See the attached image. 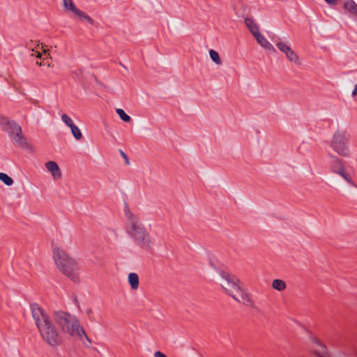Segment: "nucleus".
<instances>
[{
  "instance_id": "f257e3e1",
  "label": "nucleus",
  "mask_w": 357,
  "mask_h": 357,
  "mask_svg": "<svg viewBox=\"0 0 357 357\" xmlns=\"http://www.w3.org/2000/svg\"><path fill=\"white\" fill-rule=\"evenodd\" d=\"M31 309L32 317L43 340L51 347L59 345L62 337L49 315L36 303L31 305Z\"/></svg>"
},
{
  "instance_id": "f03ea898",
  "label": "nucleus",
  "mask_w": 357,
  "mask_h": 357,
  "mask_svg": "<svg viewBox=\"0 0 357 357\" xmlns=\"http://www.w3.org/2000/svg\"><path fill=\"white\" fill-rule=\"evenodd\" d=\"M52 318L64 334L78 340L84 337L91 343V340L75 315L62 310H56L52 314Z\"/></svg>"
},
{
  "instance_id": "7ed1b4c3",
  "label": "nucleus",
  "mask_w": 357,
  "mask_h": 357,
  "mask_svg": "<svg viewBox=\"0 0 357 357\" xmlns=\"http://www.w3.org/2000/svg\"><path fill=\"white\" fill-rule=\"evenodd\" d=\"M220 277V285L227 294L238 303L255 307V302L251 294L241 287L240 280L235 275L227 272H222Z\"/></svg>"
},
{
  "instance_id": "20e7f679",
  "label": "nucleus",
  "mask_w": 357,
  "mask_h": 357,
  "mask_svg": "<svg viewBox=\"0 0 357 357\" xmlns=\"http://www.w3.org/2000/svg\"><path fill=\"white\" fill-rule=\"evenodd\" d=\"M128 222L126 231L129 236L142 248L149 249L151 245V240L144 225L139 218L132 213L126 214Z\"/></svg>"
},
{
  "instance_id": "39448f33",
  "label": "nucleus",
  "mask_w": 357,
  "mask_h": 357,
  "mask_svg": "<svg viewBox=\"0 0 357 357\" xmlns=\"http://www.w3.org/2000/svg\"><path fill=\"white\" fill-rule=\"evenodd\" d=\"M53 257L56 267L73 282L79 280V266L66 251L56 248L53 251Z\"/></svg>"
},
{
  "instance_id": "423d86ee",
  "label": "nucleus",
  "mask_w": 357,
  "mask_h": 357,
  "mask_svg": "<svg viewBox=\"0 0 357 357\" xmlns=\"http://www.w3.org/2000/svg\"><path fill=\"white\" fill-rule=\"evenodd\" d=\"M349 141L350 135L347 131L337 130L333 135L330 146L337 155L349 158L351 155Z\"/></svg>"
},
{
  "instance_id": "0eeeda50",
  "label": "nucleus",
  "mask_w": 357,
  "mask_h": 357,
  "mask_svg": "<svg viewBox=\"0 0 357 357\" xmlns=\"http://www.w3.org/2000/svg\"><path fill=\"white\" fill-rule=\"evenodd\" d=\"M0 124L9 135L15 146L25 147L27 145L26 139L22 135L21 126L16 122L7 118H2Z\"/></svg>"
},
{
  "instance_id": "6e6552de",
  "label": "nucleus",
  "mask_w": 357,
  "mask_h": 357,
  "mask_svg": "<svg viewBox=\"0 0 357 357\" xmlns=\"http://www.w3.org/2000/svg\"><path fill=\"white\" fill-rule=\"evenodd\" d=\"M329 157L333 160L334 162L332 167L333 172L340 175L348 183L354 186L355 184L353 182L351 176L345 169L341 160L333 154H329Z\"/></svg>"
},
{
  "instance_id": "1a4fd4ad",
  "label": "nucleus",
  "mask_w": 357,
  "mask_h": 357,
  "mask_svg": "<svg viewBox=\"0 0 357 357\" xmlns=\"http://www.w3.org/2000/svg\"><path fill=\"white\" fill-rule=\"evenodd\" d=\"M276 46L281 52L285 54L287 59L289 61L294 63L295 64H300L298 55L291 49L289 46L282 42L278 43Z\"/></svg>"
},
{
  "instance_id": "9d476101",
  "label": "nucleus",
  "mask_w": 357,
  "mask_h": 357,
  "mask_svg": "<svg viewBox=\"0 0 357 357\" xmlns=\"http://www.w3.org/2000/svg\"><path fill=\"white\" fill-rule=\"evenodd\" d=\"M45 167L49 172L51 173L54 179H60L61 177V172L59 165L54 161H49L45 163Z\"/></svg>"
},
{
  "instance_id": "9b49d317",
  "label": "nucleus",
  "mask_w": 357,
  "mask_h": 357,
  "mask_svg": "<svg viewBox=\"0 0 357 357\" xmlns=\"http://www.w3.org/2000/svg\"><path fill=\"white\" fill-rule=\"evenodd\" d=\"M258 43L265 49L274 50L273 46L267 40V39L259 32L253 36Z\"/></svg>"
},
{
  "instance_id": "f8f14e48",
  "label": "nucleus",
  "mask_w": 357,
  "mask_h": 357,
  "mask_svg": "<svg viewBox=\"0 0 357 357\" xmlns=\"http://www.w3.org/2000/svg\"><path fill=\"white\" fill-rule=\"evenodd\" d=\"M344 8L351 15L357 17V4L353 0H344Z\"/></svg>"
},
{
  "instance_id": "ddd939ff",
  "label": "nucleus",
  "mask_w": 357,
  "mask_h": 357,
  "mask_svg": "<svg viewBox=\"0 0 357 357\" xmlns=\"http://www.w3.org/2000/svg\"><path fill=\"white\" fill-rule=\"evenodd\" d=\"M128 283L130 285L132 289L135 290V289H138L139 281V276L137 273H129L128 276Z\"/></svg>"
},
{
  "instance_id": "4468645a",
  "label": "nucleus",
  "mask_w": 357,
  "mask_h": 357,
  "mask_svg": "<svg viewBox=\"0 0 357 357\" xmlns=\"http://www.w3.org/2000/svg\"><path fill=\"white\" fill-rule=\"evenodd\" d=\"M311 341L315 344L316 345L319 346L321 349V353L317 351V355L318 357H328L327 356H324L326 353V346L316 337H310Z\"/></svg>"
},
{
  "instance_id": "2eb2a0df",
  "label": "nucleus",
  "mask_w": 357,
  "mask_h": 357,
  "mask_svg": "<svg viewBox=\"0 0 357 357\" xmlns=\"http://www.w3.org/2000/svg\"><path fill=\"white\" fill-rule=\"evenodd\" d=\"M245 24L253 36L259 32L258 26L253 20L246 17L245 18Z\"/></svg>"
},
{
  "instance_id": "dca6fc26",
  "label": "nucleus",
  "mask_w": 357,
  "mask_h": 357,
  "mask_svg": "<svg viewBox=\"0 0 357 357\" xmlns=\"http://www.w3.org/2000/svg\"><path fill=\"white\" fill-rule=\"evenodd\" d=\"M272 287L279 291H284L286 287V283L280 279H275L272 282Z\"/></svg>"
},
{
  "instance_id": "f3484780",
  "label": "nucleus",
  "mask_w": 357,
  "mask_h": 357,
  "mask_svg": "<svg viewBox=\"0 0 357 357\" xmlns=\"http://www.w3.org/2000/svg\"><path fill=\"white\" fill-rule=\"evenodd\" d=\"M75 14H76L77 16H79L80 18H82L83 20L86 21L89 24H92L93 23V20L92 18L88 15L86 13H84L83 11L79 10L77 8L75 12Z\"/></svg>"
},
{
  "instance_id": "a211bd4d",
  "label": "nucleus",
  "mask_w": 357,
  "mask_h": 357,
  "mask_svg": "<svg viewBox=\"0 0 357 357\" xmlns=\"http://www.w3.org/2000/svg\"><path fill=\"white\" fill-rule=\"evenodd\" d=\"M0 181L8 186L12 185L14 183L13 179L10 176L3 172H0Z\"/></svg>"
},
{
  "instance_id": "6ab92c4d",
  "label": "nucleus",
  "mask_w": 357,
  "mask_h": 357,
  "mask_svg": "<svg viewBox=\"0 0 357 357\" xmlns=\"http://www.w3.org/2000/svg\"><path fill=\"white\" fill-rule=\"evenodd\" d=\"M72 135L75 137V139L79 140L82 137V134L81 132L80 129L77 126H73L70 128Z\"/></svg>"
},
{
  "instance_id": "aec40b11",
  "label": "nucleus",
  "mask_w": 357,
  "mask_h": 357,
  "mask_svg": "<svg viewBox=\"0 0 357 357\" xmlns=\"http://www.w3.org/2000/svg\"><path fill=\"white\" fill-rule=\"evenodd\" d=\"M116 113L118 114V115L119 116V117L121 118V119L122 121H123L124 122H129L130 120H131V118L129 115H128L123 109H116Z\"/></svg>"
},
{
  "instance_id": "412c9836",
  "label": "nucleus",
  "mask_w": 357,
  "mask_h": 357,
  "mask_svg": "<svg viewBox=\"0 0 357 357\" xmlns=\"http://www.w3.org/2000/svg\"><path fill=\"white\" fill-rule=\"evenodd\" d=\"M209 55H210V57L211 59L216 63V64H221L222 61H221V59L220 58V56L218 54V53L213 50H209Z\"/></svg>"
},
{
  "instance_id": "4be33fe9",
  "label": "nucleus",
  "mask_w": 357,
  "mask_h": 357,
  "mask_svg": "<svg viewBox=\"0 0 357 357\" xmlns=\"http://www.w3.org/2000/svg\"><path fill=\"white\" fill-rule=\"evenodd\" d=\"M63 4L66 9L70 10L73 13L77 9L75 5L73 2V0H63Z\"/></svg>"
},
{
  "instance_id": "5701e85b",
  "label": "nucleus",
  "mask_w": 357,
  "mask_h": 357,
  "mask_svg": "<svg viewBox=\"0 0 357 357\" xmlns=\"http://www.w3.org/2000/svg\"><path fill=\"white\" fill-rule=\"evenodd\" d=\"M61 120L70 128H71L73 126H75L71 118L66 114L61 115Z\"/></svg>"
},
{
  "instance_id": "b1692460",
  "label": "nucleus",
  "mask_w": 357,
  "mask_h": 357,
  "mask_svg": "<svg viewBox=\"0 0 357 357\" xmlns=\"http://www.w3.org/2000/svg\"><path fill=\"white\" fill-rule=\"evenodd\" d=\"M154 357H167V356L161 351H158L154 353Z\"/></svg>"
},
{
  "instance_id": "393cba45",
  "label": "nucleus",
  "mask_w": 357,
  "mask_h": 357,
  "mask_svg": "<svg viewBox=\"0 0 357 357\" xmlns=\"http://www.w3.org/2000/svg\"><path fill=\"white\" fill-rule=\"evenodd\" d=\"M121 155H122V157L124 158V160H126V162L127 164H128L129 162V160H128V157L127 156V155L123 152L122 151H121Z\"/></svg>"
},
{
  "instance_id": "a878e982",
  "label": "nucleus",
  "mask_w": 357,
  "mask_h": 357,
  "mask_svg": "<svg viewBox=\"0 0 357 357\" xmlns=\"http://www.w3.org/2000/svg\"><path fill=\"white\" fill-rule=\"evenodd\" d=\"M31 51L32 52H36V56L37 58H38V59H41L42 58V53H40L38 51H36L35 49H32Z\"/></svg>"
},
{
  "instance_id": "bb28decb",
  "label": "nucleus",
  "mask_w": 357,
  "mask_h": 357,
  "mask_svg": "<svg viewBox=\"0 0 357 357\" xmlns=\"http://www.w3.org/2000/svg\"><path fill=\"white\" fill-rule=\"evenodd\" d=\"M329 5H335L337 0H324Z\"/></svg>"
},
{
  "instance_id": "cd10ccee",
  "label": "nucleus",
  "mask_w": 357,
  "mask_h": 357,
  "mask_svg": "<svg viewBox=\"0 0 357 357\" xmlns=\"http://www.w3.org/2000/svg\"><path fill=\"white\" fill-rule=\"evenodd\" d=\"M357 94V84L355 85V88L352 91V96H355Z\"/></svg>"
},
{
  "instance_id": "c85d7f7f",
  "label": "nucleus",
  "mask_w": 357,
  "mask_h": 357,
  "mask_svg": "<svg viewBox=\"0 0 357 357\" xmlns=\"http://www.w3.org/2000/svg\"><path fill=\"white\" fill-rule=\"evenodd\" d=\"M41 49L43 50V52H44L45 54H46L47 50H46V49H45V48H44V46H43V45H42Z\"/></svg>"
},
{
  "instance_id": "c756f323",
  "label": "nucleus",
  "mask_w": 357,
  "mask_h": 357,
  "mask_svg": "<svg viewBox=\"0 0 357 357\" xmlns=\"http://www.w3.org/2000/svg\"><path fill=\"white\" fill-rule=\"evenodd\" d=\"M37 64L39 65V66H43L45 65V63H42V62H37Z\"/></svg>"
},
{
  "instance_id": "7c9ffc66",
  "label": "nucleus",
  "mask_w": 357,
  "mask_h": 357,
  "mask_svg": "<svg viewBox=\"0 0 357 357\" xmlns=\"http://www.w3.org/2000/svg\"><path fill=\"white\" fill-rule=\"evenodd\" d=\"M49 58H50V59H51V56H50V54H47V56H46V57H45V59H49Z\"/></svg>"
},
{
  "instance_id": "2f4dec72",
  "label": "nucleus",
  "mask_w": 357,
  "mask_h": 357,
  "mask_svg": "<svg viewBox=\"0 0 357 357\" xmlns=\"http://www.w3.org/2000/svg\"><path fill=\"white\" fill-rule=\"evenodd\" d=\"M91 312H92V310H90V309H89V310H87V311H86L87 314H89V313H91Z\"/></svg>"
},
{
  "instance_id": "473e14b6",
  "label": "nucleus",
  "mask_w": 357,
  "mask_h": 357,
  "mask_svg": "<svg viewBox=\"0 0 357 357\" xmlns=\"http://www.w3.org/2000/svg\"><path fill=\"white\" fill-rule=\"evenodd\" d=\"M39 46H40V43H39V42H37L36 47H38Z\"/></svg>"
},
{
  "instance_id": "72a5a7b5",
  "label": "nucleus",
  "mask_w": 357,
  "mask_h": 357,
  "mask_svg": "<svg viewBox=\"0 0 357 357\" xmlns=\"http://www.w3.org/2000/svg\"><path fill=\"white\" fill-rule=\"evenodd\" d=\"M47 66L50 67V66H51V64L48 63Z\"/></svg>"
}]
</instances>
